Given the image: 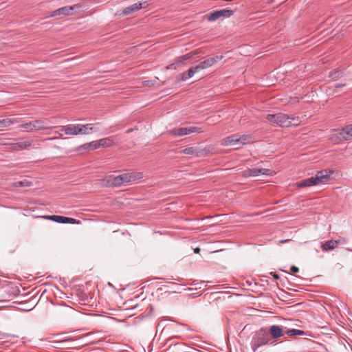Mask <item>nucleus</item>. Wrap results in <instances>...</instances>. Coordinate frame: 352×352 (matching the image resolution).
<instances>
[{"instance_id": "nucleus-35", "label": "nucleus", "mask_w": 352, "mask_h": 352, "mask_svg": "<svg viewBox=\"0 0 352 352\" xmlns=\"http://www.w3.org/2000/svg\"><path fill=\"white\" fill-rule=\"evenodd\" d=\"M199 251H200V249L199 248H195L194 250L195 253H199Z\"/></svg>"}, {"instance_id": "nucleus-18", "label": "nucleus", "mask_w": 352, "mask_h": 352, "mask_svg": "<svg viewBox=\"0 0 352 352\" xmlns=\"http://www.w3.org/2000/svg\"><path fill=\"white\" fill-rule=\"evenodd\" d=\"M32 144V141L25 140L11 144L12 148L14 151H22L30 148Z\"/></svg>"}, {"instance_id": "nucleus-32", "label": "nucleus", "mask_w": 352, "mask_h": 352, "mask_svg": "<svg viewBox=\"0 0 352 352\" xmlns=\"http://www.w3.org/2000/svg\"><path fill=\"white\" fill-rule=\"evenodd\" d=\"M270 275H272L276 280L280 278L279 275L276 274V273H274V272H270Z\"/></svg>"}, {"instance_id": "nucleus-20", "label": "nucleus", "mask_w": 352, "mask_h": 352, "mask_svg": "<svg viewBox=\"0 0 352 352\" xmlns=\"http://www.w3.org/2000/svg\"><path fill=\"white\" fill-rule=\"evenodd\" d=\"M339 244V241L336 240L327 241L321 245V248L324 252H328L335 249Z\"/></svg>"}, {"instance_id": "nucleus-22", "label": "nucleus", "mask_w": 352, "mask_h": 352, "mask_svg": "<svg viewBox=\"0 0 352 352\" xmlns=\"http://www.w3.org/2000/svg\"><path fill=\"white\" fill-rule=\"evenodd\" d=\"M100 147H109L114 144L113 137L100 139L98 141Z\"/></svg>"}, {"instance_id": "nucleus-19", "label": "nucleus", "mask_w": 352, "mask_h": 352, "mask_svg": "<svg viewBox=\"0 0 352 352\" xmlns=\"http://www.w3.org/2000/svg\"><path fill=\"white\" fill-rule=\"evenodd\" d=\"M197 72H199V71L196 65L195 67H191L187 72H184L180 74L181 80L182 81H186L188 79L192 78L195 74Z\"/></svg>"}, {"instance_id": "nucleus-6", "label": "nucleus", "mask_w": 352, "mask_h": 352, "mask_svg": "<svg viewBox=\"0 0 352 352\" xmlns=\"http://www.w3.org/2000/svg\"><path fill=\"white\" fill-rule=\"evenodd\" d=\"M270 340V336L268 331L264 329L258 331L252 341V349L255 351L259 347L265 345Z\"/></svg>"}, {"instance_id": "nucleus-36", "label": "nucleus", "mask_w": 352, "mask_h": 352, "mask_svg": "<svg viewBox=\"0 0 352 352\" xmlns=\"http://www.w3.org/2000/svg\"><path fill=\"white\" fill-rule=\"evenodd\" d=\"M129 132H131V129H129V130L127 131V133H129Z\"/></svg>"}, {"instance_id": "nucleus-9", "label": "nucleus", "mask_w": 352, "mask_h": 352, "mask_svg": "<svg viewBox=\"0 0 352 352\" xmlns=\"http://www.w3.org/2000/svg\"><path fill=\"white\" fill-rule=\"evenodd\" d=\"M82 8V6L79 3L75 4L71 6H65L57 10L52 11L50 14V16H54L56 15L69 16L76 12V10Z\"/></svg>"}, {"instance_id": "nucleus-13", "label": "nucleus", "mask_w": 352, "mask_h": 352, "mask_svg": "<svg viewBox=\"0 0 352 352\" xmlns=\"http://www.w3.org/2000/svg\"><path fill=\"white\" fill-rule=\"evenodd\" d=\"M61 131L65 135H81L82 131L80 128V124H67L62 126Z\"/></svg>"}, {"instance_id": "nucleus-33", "label": "nucleus", "mask_w": 352, "mask_h": 352, "mask_svg": "<svg viewBox=\"0 0 352 352\" xmlns=\"http://www.w3.org/2000/svg\"><path fill=\"white\" fill-rule=\"evenodd\" d=\"M345 86V84H341V83H336L335 84L334 87L336 88H341Z\"/></svg>"}, {"instance_id": "nucleus-3", "label": "nucleus", "mask_w": 352, "mask_h": 352, "mask_svg": "<svg viewBox=\"0 0 352 352\" xmlns=\"http://www.w3.org/2000/svg\"><path fill=\"white\" fill-rule=\"evenodd\" d=\"M329 178L330 171L328 170H322L318 171L314 177L297 182L296 185L298 188L313 186L319 184H324L329 181Z\"/></svg>"}, {"instance_id": "nucleus-10", "label": "nucleus", "mask_w": 352, "mask_h": 352, "mask_svg": "<svg viewBox=\"0 0 352 352\" xmlns=\"http://www.w3.org/2000/svg\"><path fill=\"white\" fill-rule=\"evenodd\" d=\"M333 135L339 140H348L352 138V124L341 129L334 131Z\"/></svg>"}, {"instance_id": "nucleus-29", "label": "nucleus", "mask_w": 352, "mask_h": 352, "mask_svg": "<svg viewBox=\"0 0 352 352\" xmlns=\"http://www.w3.org/2000/svg\"><path fill=\"white\" fill-rule=\"evenodd\" d=\"M195 54V53H194V52H190V53L183 55V57L184 58L185 60H186L191 58Z\"/></svg>"}, {"instance_id": "nucleus-12", "label": "nucleus", "mask_w": 352, "mask_h": 352, "mask_svg": "<svg viewBox=\"0 0 352 352\" xmlns=\"http://www.w3.org/2000/svg\"><path fill=\"white\" fill-rule=\"evenodd\" d=\"M148 6L146 1H140L138 3H133L128 7H126L122 10L124 15L131 14L142 8H146Z\"/></svg>"}, {"instance_id": "nucleus-26", "label": "nucleus", "mask_w": 352, "mask_h": 352, "mask_svg": "<svg viewBox=\"0 0 352 352\" xmlns=\"http://www.w3.org/2000/svg\"><path fill=\"white\" fill-rule=\"evenodd\" d=\"M343 76V72L340 70H335L330 73L329 76L332 79H338L341 78Z\"/></svg>"}, {"instance_id": "nucleus-17", "label": "nucleus", "mask_w": 352, "mask_h": 352, "mask_svg": "<svg viewBox=\"0 0 352 352\" xmlns=\"http://www.w3.org/2000/svg\"><path fill=\"white\" fill-rule=\"evenodd\" d=\"M271 174V170L267 168H253L252 169L248 170V175L249 177H256L260 175H269Z\"/></svg>"}, {"instance_id": "nucleus-21", "label": "nucleus", "mask_w": 352, "mask_h": 352, "mask_svg": "<svg viewBox=\"0 0 352 352\" xmlns=\"http://www.w3.org/2000/svg\"><path fill=\"white\" fill-rule=\"evenodd\" d=\"M285 329V333L289 336H308V333L300 329Z\"/></svg>"}, {"instance_id": "nucleus-14", "label": "nucleus", "mask_w": 352, "mask_h": 352, "mask_svg": "<svg viewBox=\"0 0 352 352\" xmlns=\"http://www.w3.org/2000/svg\"><path fill=\"white\" fill-rule=\"evenodd\" d=\"M80 128L82 131L81 135L91 134L93 132L98 131L100 129V123H89L86 124H80Z\"/></svg>"}, {"instance_id": "nucleus-4", "label": "nucleus", "mask_w": 352, "mask_h": 352, "mask_svg": "<svg viewBox=\"0 0 352 352\" xmlns=\"http://www.w3.org/2000/svg\"><path fill=\"white\" fill-rule=\"evenodd\" d=\"M52 123V120L45 118L43 120H34L28 122L23 123L19 126L23 128L26 131L30 132L33 131H41L51 129L52 126H49V124Z\"/></svg>"}, {"instance_id": "nucleus-1", "label": "nucleus", "mask_w": 352, "mask_h": 352, "mask_svg": "<svg viewBox=\"0 0 352 352\" xmlns=\"http://www.w3.org/2000/svg\"><path fill=\"white\" fill-rule=\"evenodd\" d=\"M266 119L271 124H276L280 127L298 126L300 123L299 117L289 116L283 113L267 114Z\"/></svg>"}, {"instance_id": "nucleus-2", "label": "nucleus", "mask_w": 352, "mask_h": 352, "mask_svg": "<svg viewBox=\"0 0 352 352\" xmlns=\"http://www.w3.org/2000/svg\"><path fill=\"white\" fill-rule=\"evenodd\" d=\"M143 177L142 173H126L118 176L109 175L107 177L108 183L113 186H119L123 184H129L139 180Z\"/></svg>"}, {"instance_id": "nucleus-7", "label": "nucleus", "mask_w": 352, "mask_h": 352, "mask_svg": "<svg viewBox=\"0 0 352 352\" xmlns=\"http://www.w3.org/2000/svg\"><path fill=\"white\" fill-rule=\"evenodd\" d=\"M234 14L232 10L223 9L215 10L208 14L204 16V19H206L209 22H213L218 19L223 18H229Z\"/></svg>"}, {"instance_id": "nucleus-27", "label": "nucleus", "mask_w": 352, "mask_h": 352, "mask_svg": "<svg viewBox=\"0 0 352 352\" xmlns=\"http://www.w3.org/2000/svg\"><path fill=\"white\" fill-rule=\"evenodd\" d=\"M20 120L19 118H8V126H10L11 125L19 123Z\"/></svg>"}, {"instance_id": "nucleus-15", "label": "nucleus", "mask_w": 352, "mask_h": 352, "mask_svg": "<svg viewBox=\"0 0 352 352\" xmlns=\"http://www.w3.org/2000/svg\"><path fill=\"white\" fill-rule=\"evenodd\" d=\"M47 218L48 219L52 220L54 221H56V222L60 223L74 224V223H77V221L75 219H73L71 217H63V216H59V215H51V216H48Z\"/></svg>"}, {"instance_id": "nucleus-34", "label": "nucleus", "mask_w": 352, "mask_h": 352, "mask_svg": "<svg viewBox=\"0 0 352 352\" xmlns=\"http://www.w3.org/2000/svg\"><path fill=\"white\" fill-rule=\"evenodd\" d=\"M299 102V99L297 97H295L292 99V102H293V103H296V102Z\"/></svg>"}, {"instance_id": "nucleus-30", "label": "nucleus", "mask_w": 352, "mask_h": 352, "mask_svg": "<svg viewBox=\"0 0 352 352\" xmlns=\"http://www.w3.org/2000/svg\"><path fill=\"white\" fill-rule=\"evenodd\" d=\"M184 61H185V59H184V58L183 57V56H181L178 57V58L176 59V63H177V64L182 63H183Z\"/></svg>"}, {"instance_id": "nucleus-28", "label": "nucleus", "mask_w": 352, "mask_h": 352, "mask_svg": "<svg viewBox=\"0 0 352 352\" xmlns=\"http://www.w3.org/2000/svg\"><path fill=\"white\" fill-rule=\"evenodd\" d=\"M0 127H1V128L9 127L8 122V118L0 120Z\"/></svg>"}, {"instance_id": "nucleus-31", "label": "nucleus", "mask_w": 352, "mask_h": 352, "mask_svg": "<svg viewBox=\"0 0 352 352\" xmlns=\"http://www.w3.org/2000/svg\"><path fill=\"white\" fill-rule=\"evenodd\" d=\"M290 270L293 273H297L299 272V268L296 266H292Z\"/></svg>"}, {"instance_id": "nucleus-8", "label": "nucleus", "mask_w": 352, "mask_h": 352, "mask_svg": "<svg viewBox=\"0 0 352 352\" xmlns=\"http://www.w3.org/2000/svg\"><path fill=\"white\" fill-rule=\"evenodd\" d=\"M202 130L200 127L197 126H188V127H181V128H175L172 130L169 131V133L174 136H183L192 133H201Z\"/></svg>"}, {"instance_id": "nucleus-25", "label": "nucleus", "mask_w": 352, "mask_h": 352, "mask_svg": "<svg viewBox=\"0 0 352 352\" xmlns=\"http://www.w3.org/2000/svg\"><path fill=\"white\" fill-rule=\"evenodd\" d=\"M182 153L186 155H197L198 152L193 147H187L181 151Z\"/></svg>"}, {"instance_id": "nucleus-16", "label": "nucleus", "mask_w": 352, "mask_h": 352, "mask_svg": "<svg viewBox=\"0 0 352 352\" xmlns=\"http://www.w3.org/2000/svg\"><path fill=\"white\" fill-rule=\"evenodd\" d=\"M269 331L273 338L278 339L285 333V329L278 325H272L270 327Z\"/></svg>"}, {"instance_id": "nucleus-11", "label": "nucleus", "mask_w": 352, "mask_h": 352, "mask_svg": "<svg viewBox=\"0 0 352 352\" xmlns=\"http://www.w3.org/2000/svg\"><path fill=\"white\" fill-rule=\"evenodd\" d=\"M223 58V56H215L214 57L208 58L205 59L203 61H201L199 64H197L196 66L197 67V69L200 72L201 70L207 69L217 62L220 61Z\"/></svg>"}, {"instance_id": "nucleus-5", "label": "nucleus", "mask_w": 352, "mask_h": 352, "mask_svg": "<svg viewBox=\"0 0 352 352\" xmlns=\"http://www.w3.org/2000/svg\"><path fill=\"white\" fill-rule=\"evenodd\" d=\"M251 137L248 135L232 134L221 140L223 146H233L239 147L249 142Z\"/></svg>"}, {"instance_id": "nucleus-24", "label": "nucleus", "mask_w": 352, "mask_h": 352, "mask_svg": "<svg viewBox=\"0 0 352 352\" xmlns=\"http://www.w3.org/2000/svg\"><path fill=\"white\" fill-rule=\"evenodd\" d=\"M32 182L27 180V179H24V180H22V181H19V182H15L14 183V186L18 187V186H20V187H28V186H32Z\"/></svg>"}, {"instance_id": "nucleus-23", "label": "nucleus", "mask_w": 352, "mask_h": 352, "mask_svg": "<svg viewBox=\"0 0 352 352\" xmlns=\"http://www.w3.org/2000/svg\"><path fill=\"white\" fill-rule=\"evenodd\" d=\"M83 147L87 150H95L100 148L98 141H94L89 143L85 144Z\"/></svg>"}]
</instances>
